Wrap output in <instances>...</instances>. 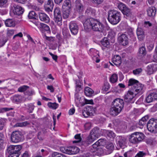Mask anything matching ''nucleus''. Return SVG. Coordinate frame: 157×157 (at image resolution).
Wrapping results in <instances>:
<instances>
[{"mask_svg": "<svg viewBox=\"0 0 157 157\" xmlns=\"http://www.w3.org/2000/svg\"><path fill=\"white\" fill-rule=\"evenodd\" d=\"M52 157H66L64 155L57 152H55L52 153Z\"/></svg>", "mask_w": 157, "mask_h": 157, "instance_id": "nucleus-44", "label": "nucleus"}, {"mask_svg": "<svg viewBox=\"0 0 157 157\" xmlns=\"http://www.w3.org/2000/svg\"><path fill=\"white\" fill-rule=\"evenodd\" d=\"M94 12L95 11L94 10H92L91 8H87L85 12V13H87L88 15H89L90 14L94 13Z\"/></svg>", "mask_w": 157, "mask_h": 157, "instance_id": "nucleus-50", "label": "nucleus"}, {"mask_svg": "<svg viewBox=\"0 0 157 157\" xmlns=\"http://www.w3.org/2000/svg\"><path fill=\"white\" fill-rule=\"evenodd\" d=\"M75 138L76 140L73 141V143H78L80 142L81 140V138L80 136V134H78L75 135Z\"/></svg>", "mask_w": 157, "mask_h": 157, "instance_id": "nucleus-43", "label": "nucleus"}, {"mask_svg": "<svg viewBox=\"0 0 157 157\" xmlns=\"http://www.w3.org/2000/svg\"><path fill=\"white\" fill-rule=\"evenodd\" d=\"M53 6L54 4L52 1L48 0L44 6V8L47 11H52Z\"/></svg>", "mask_w": 157, "mask_h": 157, "instance_id": "nucleus-19", "label": "nucleus"}, {"mask_svg": "<svg viewBox=\"0 0 157 157\" xmlns=\"http://www.w3.org/2000/svg\"><path fill=\"white\" fill-rule=\"evenodd\" d=\"M13 109L12 108H3L0 109V113L8 111Z\"/></svg>", "mask_w": 157, "mask_h": 157, "instance_id": "nucleus-54", "label": "nucleus"}, {"mask_svg": "<svg viewBox=\"0 0 157 157\" xmlns=\"http://www.w3.org/2000/svg\"><path fill=\"white\" fill-rule=\"evenodd\" d=\"M98 138L93 134H90V135L88 137L87 141L88 144H90L93 142Z\"/></svg>", "mask_w": 157, "mask_h": 157, "instance_id": "nucleus-31", "label": "nucleus"}, {"mask_svg": "<svg viewBox=\"0 0 157 157\" xmlns=\"http://www.w3.org/2000/svg\"><path fill=\"white\" fill-rule=\"evenodd\" d=\"M139 82L137 80L133 78L130 79L128 82V86H132V87H134V85L137 84Z\"/></svg>", "mask_w": 157, "mask_h": 157, "instance_id": "nucleus-39", "label": "nucleus"}, {"mask_svg": "<svg viewBox=\"0 0 157 157\" xmlns=\"http://www.w3.org/2000/svg\"><path fill=\"white\" fill-rule=\"evenodd\" d=\"M128 34L130 37L131 38V39L133 40H134L136 38L134 37L133 33L132 30H131L128 33Z\"/></svg>", "mask_w": 157, "mask_h": 157, "instance_id": "nucleus-57", "label": "nucleus"}, {"mask_svg": "<svg viewBox=\"0 0 157 157\" xmlns=\"http://www.w3.org/2000/svg\"><path fill=\"white\" fill-rule=\"evenodd\" d=\"M54 20L56 24L59 26L62 25V20L61 14L60 9L59 7H56L54 12Z\"/></svg>", "mask_w": 157, "mask_h": 157, "instance_id": "nucleus-8", "label": "nucleus"}, {"mask_svg": "<svg viewBox=\"0 0 157 157\" xmlns=\"http://www.w3.org/2000/svg\"><path fill=\"white\" fill-rule=\"evenodd\" d=\"M48 105L49 107L53 109H56L58 107V104L55 102L52 103L50 102L48 103Z\"/></svg>", "mask_w": 157, "mask_h": 157, "instance_id": "nucleus-40", "label": "nucleus"}, {"mask_svg": "<svg viewBox=\"0 0 157 157\" xmlns=\"http://www.w3.org/2000/svg\"><path fill=\"white\" fill-rule=\"evenodd\" d=\"M146 123H145V122H143L141 120H140L139 121V122L138 123V124L137 125L138 127H139L140 128H142L144 125H145Z\"/></svg>", "mask_w": 157, "mask_h": 157, "instance_id": "nucleus-58", "label": "nucleus"}, {"mask_svg": "<svg viewBox=\"0 0 157 157\" xmlns=\"http://www.w3.org/2000/svg\"><path fill=\"white\" fill-rule=\"evenodd\" d=\"M110 87L109 84L108 83H106L104 84L102 87V89L105 91H107Z\"/></svg>", "mask_w": 157, "mask_h": 157, "instance_id": "nucleus-51", "label": "nucleus"}, {"mask_svg": "<svg viewBox=\"0 0 157 157\" xmlns=\"http://www.w3.org/2000/svg\"><path fill=\"white\" fill-rule=\"evenodd\" d=\"M117 6L124 14L128 16L131 14L130 10L125 4L121 2L117 3Z\"/></svg>", "mask_w": 157, "mask_h": 157, "instance_id": "nucleus-10", "label": "nucleus"}, {"mask_svg": "<svg viewBox=\"0 0 157 157\" xmlns=\"http://www.w3.org/2000/svg\"><path fill=\"white\" fill-rule=\"evenodd\" d=\"M12 100L13 102H19L21 100V96L20 95H15L13 97Z\"/></svg>", "mask_w": 157, "mask_h": 157, "instance_id": "nucleus-42", "label": "nucleus"}, {"mask_svg": "<svg viewBox=\"0 0 157 157\" xmlns=\"http://www.w3.org/2000/svg\"><path fill=\"white\" fill-rule=\"evenodd\" d=\"M28 17L30 19H35L36 17V13L34 11H31L29 13Z\"/></svg>", "mask_w": 157, "mask_h": 157, "instance_id": "nucleus-41", "label": "nucleus"}, {"mask_svg": "<svg viewBox=\"0 0 157 157\" xmlns=\"http://www.w3.org/2000/svg\"><path fill=\"white\" fill-rule=\"evenodd\" d=\"M154 61L157 63V46H156L155 49V53L154 56Z\"/></svg>", "mask_w": 157, "mask_h": 157, "instance_id": "nucleus-62", "label": "nucleus"}, {"mask_svg": "<svg viewBox=\"0 0 157 157\" xmlns=\"http://www.w3.org/2000/svg\"><path fill=\"white\" fill-rule=\"evenodd\" d=\"M82 114L83 116L85 117H87L89 116H90V114L88 113V111L86 107L83 110Z\"/></svg>", "mask_w": 157, "mask_h": 157, "instance_id": "nucleus-47", "label": "nucleus"}, {"mask_svg": "<svg viewBox=\"0 0 157 157\" xmlns=\"http://www.w3.org/2000/svg\"><path fill=\"white\" fill-rule=\"evenodd\" d=\"M38 28L43 33L45 31H49L50 30L49 27L47 25L44 23H40Z\"/></svg>", "mask_w": 157, "mask_h": 157, "instance_id": "nucleus-23", "label": "nucleus"}, {"mask_svg": "<svg viewBox=\"0 0 157 157\" xmlns=\"http://www.w3.org/2000/svg\"><path fill=\"white\" fill-rule=\"evenodd\" d=\"M28 87L26 86H23L19 87L18 89V90L20 92H23L25 91L28 88Z\"/></svg>", "mask_w": 157, "mask_h": 157, "instance_id": "nucleus-48", "label": "nucleus"}, {"mask_svg": "<svg viewBox=\"0 0 157 157\" xmlns=\"http://www.w3.org/2000/svg\"><path fill=\"white\" fill-rule=\"evenodd\" d=\"M143 25L144 27L148 28L152 26V24L149 21H145L144 22Z\"/></svg>", "mask_w": 157, "mask_h": 157, "instance_id": "nucleus-55", "label": "nucleus"}, {"mask_svg": "<svg viewBox=\"0 0 157 157\" xmlns=\"http://www.w3.org/2000/svg\"><path fill=\"white\" fill-rule=\"evenodd\" d=\"M84 103L85 104H93V101L92 100H88L86 99H84Z\"/></svg>", "mask_w": 157, "mask_h": 157, "instance_id": "nucleus-61", "label": "nucleus"}, {"mask_svg": "<svg viewBox=\"0 0 157 157\" xmlns=\"http://www.w3.org/2000/svg\"><path fill=\"white\" fill-rule=\"evenodd\" d=\"M70 31L73 35H76L78 30V28L75 22L72 21L70 22L69 25Z\"/></svg>", "mask_w": 157, "mask_h": 157, "instance_id": "nucleus-14", "label": "nucleus"}, {"mask_svg": "<svg viewBox=\"0 0 157 157\" xmlns=\"http://www.w3.org/2000/svg\"><path fill=\"white\" fill-rule=\"evenodd\" d=\"M21 145H10L7 149V151L10 154L8 157H19L21 153Z\"/></svg>", "mask_w": 157, "mask_h": 157, "instance_id": "nucleus-4", "label": "nucleus"}, {"mask_svg": "<svg viewBox=\"0 0 157 157\" xmlns=\"http://www.w3.org/2000/svg\"><path fill=\"white\" fill-rule=\"evenodd\" d=\"M148 15L149 17H154L156 13V9L154 7H151L147 10Z\"/></svg>", "mask_w": 157, "mask_h": 157, "instance_id": "nucleus-24", "label": "nucleus"}, {"mask_svg": "<svg viewBox=\"0 0 157 157\" xmlns=\"http://www.w3.org/2000/svg\"><path fill=\"white\" fill-rule=\"evenodd\" d=\"M136 95H135L131 89L129 90L127 93L124 95V100L125 102L127 103H133L134 102V97Z\"/></svg>", "mask_w": 157, "mask_h": 157, "instance_id": "nucleus-9", "label": "nucleus"}, {"mask_svg": "<svg viewBox=\"0 0 157 157\" xmlns=\"http://www.w3.org/2000/svg\"><path fill=\"white\" fill-rule=\"evenodd\" d=\"M71 6V2L70 0H65L62 5L63 9H70Z\"/></svg>", "mask_w": 157, "mask_h": 157, "instance_id": "nucleus-29", "label": "nucleus"}, {"mask_svg": "<svg viewBox=\"0 0 157 157\" xmlns=\"http://www.w3.org/2000/svg\"><path fill=\"white\" fill-rule=\"evenodd\" d=\"M13 10L15 15H18L22 14L24 12V10L21 7L15 5L13 6Z\"/></svg>", "mask_w": 157, "mask_h": 157, "instance_id": "nucleus-16", "label": "nucleus"}, {"mask_svg": "<svg viewBox=\"0 0 157 157\" xmlns=\"http://www.w3.org/2000/svg\"><path fill=\"white\" fill-rule=\"evenodd\" d=\"M5 23L7 27H14L15 25V22L14 20L12 19H7L5 21Z\"/></svg>", "mask_w": 157, "mask_h": 157, "instance_id": "nucleus-26", "label": "nucleus"}, {"mask_svg": "<svg viewBox=\"0 0 157 157\" xmlns=\"http://www.w3.org/2000/svg\"><path fill=\"white\" fill-rule=\"evenodd\" d=\"M84 27L91 28L94 31L102 32L104 30V25L98 21L92 18L87 19L83 24Z\"/></svg>", "mask_w": 157, "mask_h": 157, "instance_id": "nucleus-1", "label": "nucleus"}, {"mask_svg": "<svg viewBox=\"0 0 157 157\" xmlns=\"http://www.w3.org/2000/svg\"><path fill=\"white\" fill-rule=\"evenodd\" d=\"M147 128L151 132H157V119H151L147 124Z\"/></svg>", "mask_w": 157, "mask_h": 157, "instance_id": "nucleus-7", "label": "nucleus"}, {"mask_svg": "<svg viewBox=\"0 0 157 157\" xmlns=\"http://www.w3.org/2000/svg\"><path fill=\"white\" fill-rule=\"evenodd\" d=\"M81 98L77 94H75V102L78 104L81 103Z\"/></svg>", "mask_w": 157, "mask_h": 157, "instance_id": "nucleus-49", "label": "nucleus"}, {"mask_svg": "<svg viewBox=\"0 0 157 157\" xmlns=\"http://www.w3.org/2000/svg\"><path fill=\"white\" fill-rule=\"evenodd\" d=\"M103 132L105 133L107 136L110 138H113L116 136V134L111 130H103Z\"/></svg>", "mask_w": 157, "mask_h": 157, "instance_id": "nucleus-28", "label": "nucleus"}, {"mask_svg": "<svg viewBox=\"0 0 157 157\" xmlns=\"http://www.w3.org/2000/svg\"><path fill=\"white\" fill-rule=\"evenodd\" d=\"M40 20L46 23L49 22L50 18L45 13H40L39 14Z\"/></svg>", "mask_w": 157, "mask_h": 157, "instance_id": "nucleus-22", "label": "nucleus"}, {"mask_svg": "<svg viewBox=\"0 0 157 157\" xmlns=\"http://www.w3.org/2000/svg\"><path fill=\"white\" fill-rule=\"evenodd\" d=\"M101 45L103 47L108 48L110 46V43L107 38L105 37L101 40Z\"/></svg>", "mask_w": 157, "mask_h": 157, "instance_id": "nucleus-33", "label": "nucleus"}, {"mask_svg": "<svg viewBox=\"0 0 157 157\" xmlns=\"http://www.w3.org/2000/svg\"><path fill=\"white\" fill-rule=\"evenodd\" d=\"M108 20L113 25L118 23L121 20V13L117 11L112 10L109 11L108 13Z\"/></svg>", "mask_w": 157, "mask_h": 157, "instance_id": "nucleus-3", "label": "nucleus"}, {"mask_svg": "<svg viewBox=\"0 0 157 157\" xmlns=\"http://www.w3.org/2000/svg\"><path fill=\"white\" fill-rule=\"evenodd\" d=\"M136 34L138 39L143 40L145 37V35L143 29L140 28H138L137 29Z\"/></svg>", "mask_w": 157, "mask_h": 157, "instance_id": "nucleus-20", "label": "nucleus"}, {"mask_svg": "<svg viewBox=\"0 0 157 157\" xmlns=\"http://www.w3.org/2000/svg\"><path fill=\"white\" fill-rule=\"evenodd\" d=\"M113 63L117 66H119L121 63V57L118 55H116L114 56L112 58Z\"/></svg>", "mask_w": 157, "mask_h": 157, "instance_id": "nucleus-21", "label": "nucleus"}, {"mask_svg": "<svg viewBox=\"0 0 157 157\" xmlns=\"http://www.w3.org/2000/svg\"><path fill=\"white\" fill-rule=\"evenodd\" d=\"M139 52L140 54L144 56L146 54V49L145 47H142L140 48Z\"/></svg>", "mask_w": 157, "mask_h": 157, "instance_id": "nucleus-46", "label": "nucleus"}, {"mask_svg": "<svg viewBox=\"0 0 157 157\" xmlns=\"http://www.w3.org/2000/svg\"><path fill=\"white\" fill-rule=\"evenodd\" d=\"M116 141L117 145L121 147H122L124 143L125 139L122 136H117L116 137Z\"/></svg>", "mask_w": 157, "mask_h": 157, "instance_id": "nucleus-25", "label": "nucleus"}, {"mask_svg": "<svg viewBox=\"0 0 157 157\" xmlns=\"http://www.w3.org/2000/svg\"><path fill=\"white\" fill-rule=\"evenodd\" d=\"M5 121L4 120H2L0 121V131L2 130L4 126Z\"/></svg>", "mask_w": 157, "mask_h": 157, "instance_id": "nucleus-60", "label": "nucleus"}, {"mask_svg": "<svg viewBox=\"0 0 157 157\" xmlns=\"http://www.w3.org/2000/svg\"><path fill=\"white\" fill-rule=\"evenodd\" d=\"M7 2L8 0H0V7H5Z\"/></svg>", "mask_w": 157, "mask_h": 157, "instance_id": "nucleus-56", "label": "nucleus"}, {"mask_svg": "<svg viewBox=\"0 0 157 157\" xmlns=\"http://www.w3.org/2000/svg\"><path fill=\"white\" fill-rule=\"evenodd\" d=\"M94 93L93 90L88 87L85 88L84 89V93L88 97H90Z\"/></svg>", "mask_w": 157, "mask_h": 157, "instance_id": "nucleus-34", "label": "nucleus"}, {"mask_svg": "<svg viewBox=\"0 0 157 157\" xmlns=\"http://www.w3.org/2000/svg\"><path fill=\"white\" fill-rule=\"evenodd\" d=\"M118 80V76L116 74H113L110 77V81L112 83L116 82Z\"/></svg>", "mask_w": 157, "mask_h": 157, "instance_id": "nucleus-36", "label": "nucleus"}, {"mask_svg": "<svg viewBox=\"0 0 157 157\" xmlns=\"http://www.w3.org/2000/svg\"><path fill=\"white\" fill-rule=\"evenodd\" d=\"M131 89L134 92L135 95L142 93L144 91V86L139 82H137V84L134 85V87H132Z\"/></svg>", "mask_w": 157, "mask_h": 157, "instance_id": "nucleus-11", "label": "nucleus"}, {"mask_svg": "<svg viewBox=\"0 0 157 157\" xmlns=\"http://www.w3.org/2000/svg\"><path fill=\"white\" fill-rule=\"evenodd\" d=\"M142 71V69L141 68H139L136 69L134 70L133 71V73L135 75H138L141 73Z\"/></svg>", "mask_w": 157, "mask_h": 157, "instance_id": "nucleus-52", "label": "nucleus"}, {"mask_svg": "<svg viewBox=\"0 0 157 157\" xmlns=\"http://www.w3.org/2000/svg\"><path fill=\"white\" fill-rule=\"evenodd\" d=\"M118 40L121 44L125 46L128 43V38L125 34H122L118 38Z\"/></svg>", "mask_w": 157, "mask_h": 157, "instance_id": "nucleus-18", "label": "nucleus"}, {"mask_svg": "<svg viewBox=\"0 0 157 157\" xmlns=\"http://www.w3.org/2000/svg\"><path fill=\"white\" fill-rule=\"evenodd\" d=\"M86 108L90 114V116H93L95 112V108H94L91 106H87Z\"/></svg>", "mask_w": 157, "mask_h": 157, "instance_id": "nucleus-30", "label": "nucleus"}, {"mask_svg": "<svg viewBox=\"0 0 157 157\" xmlns=\"http://www.w3.org/2000/svg\"><path fill=\"white\" fill-rule=\"evenodd\" d=\"M151 33L155 35H157V26H155L153 28Z\"/></svg>", "mask_w": 157, "mask_h": 157, "instance_id": "nucleus-63", "label": "nucleus"}, {"mask_svg": "<svg viewBox=\"0 0 157 157\" xmlns=\"http://www.w3.org/2000/svg\"><path fill=\"white\" fill-rule=\"evenodd\" d=\"M29 124V123L26 121L23 122L17 123L14 125V127H23L27 126Z\"/></svg>", "mask_w": 157, "mask_h": 157, "instance_id": "nucleus-38", "label": "nucleus"}, {"mask_svg": "<svg viewBox=\"0 0 157 157\" xmlns=\"http://www.w3.org/2000/svg\"><path fill=\"white\" fill-rule=\"evenodd\" d=\"M76 9L79 12H81L84 9V7L80 3V1L79 0H77L75 1Z\"/></svg>", "mask_w": 157, "mask_h": 157, "instance_id": "nucleus-27", "label": "nucleus"}, {"mask_svg": "<svg viewBox=\"0 0 157 157\" xmlns=\"http://www.w3.org/2000/svg\"><path fill=\"white\" fill-rule=\"evenodd\" d=\"M106 148L109 149V151H112L113 149L114 146L112 144H110L106 147Z\"/></svg>", "mask_w": 157, "mask_h": 157, "instance_id": "nucleus-64", "label": "nucleus"}, {"mask_svg": "<svg viewBox=\"0 0 157 157\" xmlns=\"http://www.w3.org/2000/svg\"><path fill=\"white\" fill-rule=\"evenodd\" d=\"M70 13V9H63V16L64 18H67L69 17Z\"/></svg>", "mask_w": 157, "mask_h": 157, "instance_id": "nucleus-37", "label": "nucleus"}, {"mask_svg": "<svg viewBox=\"0 0 157 157\" xmlns=\"http://www.w3.org/2000/svg\"><path fill=\"white\" fill-rule=\"evenodd\" d=\"M155 100H157V96L154 92L149 94L146 98V101L147 103L152 102Z\"/></svg>", "mask_w": 157, "mask_h": 157, "instance_id": "nucleus-17", "label": "nucleus"}, {"mask_svg": "<svg viewBox=\"0 0 157 157\" xmlns=\"http://www.w3.org/2000/svg\"><path fill=\"white\" fill-rule=\"evenodd\" d=\"M90 133L96 136L98 138L100 136V131L98 127L94 128L91 131Z\"/></svg>", "mask_w": 157, "mask_h": 157, "instance_id": "nucleus-35", "label": "nucleus"}, {"mask_svg": "<svg viewBox=\"0 0 157 157\" xmlns=\"http://www.w3.org/2000/svg\"><path fill=\"white\" fill-rule=\"evenodd\" d=\"M25 108L29 113H32L35 107V106L33 103L28 104L27 105H25Z\"/></svg>", "mask_w": 157, "mask_h": 157, "instance_id": "nucleus-32", "label": "nucleus"}, {"mask_svg": "<svg viewBox=\"0 0 157 157\" xmlns=\"http://www.w3.org/2000/svg\"><path fill=\"white\" fill-rule=\"evenodd\" d=\"M14 33V30L13 29L8 30L7 31V34L8 36H11L13 35Z\"/></svg>", "mask_w": 157, "mask_h": 157, "instance_id": "nucleus-59", "label": "nucleus"}, {"mask_svg": "<svg viewBox=\"0 0 157 157\" xmlns=\"http://www.w3.org/2000/svg\"><path fill=\"white\" fill-rule=\"evenodd\" d=\"M21 133L18 131H15L12 133L11 140L12 142L14 143H17L21 140Z\"/></svg>", "mask_w": 157, "mask_h": 157, "instance_id": "nucleus-12", "label": "nucleus"}, {"mask_svg": "<svg viewBox=\"0 0 157 157\" xmlns=\"http://www.w3.org/2000/svg\"><path fill=\"white\" fill-rule=\"evenodd\" d=\"M89 53L92 57L93 60L95 61L96 63H99L100 61L99 59V55H98V52L94 48H91L90 49Z\"/></svg>", "mask_w": 157, "mask_h": 157, "instance_id": "nucleus-13", "label": "nucleus"}, {"mask_svg": "<svg viewBox=\"0 0 157 157\" xmlns=\"http://www.w3.org/2000/svg\"><path fill=\"white\" fill-rule=\"evenodd\" d=\"M60 150L66 154L74 155L78 153L79 149L78 147L75 146L62 147H60Z\"/></svg>", "mask_w": 157, "mask_h": 157, "instance_id": "nucleus-6", "label": "nucleus"}, {"mask_svg": "<svg viewBox=\"0 0 157 157\" xmlns=\"http://www.w3.org/2000/svg\"><path fill=\"white\" fill-rule=\"evenodd\" d=\"M157 70V66L156 64H154L148 65L147 66L146 71L148 75L153 74Z\"/></svg>", "mask_w": 157, "mask_h": 157, "instance_id": "nucleus-15", "label": "nucleus"}, {"mask_svg": "<svg viewBox=\"0 0 157 157\" xmlns=\"http://www.w3.org/2000/svg\"><path fill=\"white\" fill-rule=\"evenodd\" d=\"M146 155V153L143 151H139L137 154L136 155V156L134 157H143L145 156Z\"/></svg>", "mask_w": 157, "mask_h": 157, "instance_id": "nucleus-53", "label": "nucleus"}, {"mask_svg": "<svg viewBox=\"0 0 157 157\" xmlns=\"http://www.w3.org/2000/svg\"><path fill=\"white\" fill-rule=\"evenodd\" d=\"M92 127V124L90 122H87L84 125L85 130H88L90 129Z\"/></svg>", "mask_w": 157, "mask_h": 157, "instance_id": "nucleus-45", "label": "nucleus"}, {"mask_svg": "<svg viewBox=\"0 0 157 157\" xmlns=\"http://www.w3.org/2000/svg\"><path fill=\"white\" fill-rule=\"evenodd\" d=\"M144 138V135L141 132H136L132 134L129 139L130 142L133 144H137Z\"/></svg>", "mask_w": 157, "mask_h": 157, "instance_id": "nucleus-5", "label": "nucleus"}, {"mask_svg": "<svg viewBox=\"0 0 157 157\" xmlns=\"http://www.w3.org/2000/svg\"><path fill=\"white\" fill-rule=\"evenodd\" d=\"M124 101L122 99L117 98L113 102V106L110 109V114L116 116L121 111L123 107Z\"/></svg>", "mask_w": 157, "mask_h": 157, "instance_id": "nucleus-2", "label": "nucleus"}]
</instances>
